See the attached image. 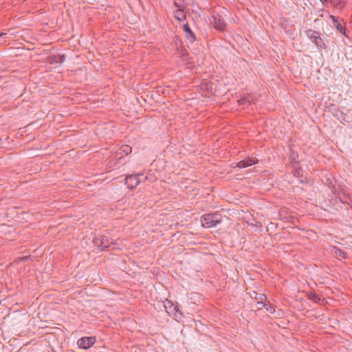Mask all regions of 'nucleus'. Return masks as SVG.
<instances>
[{
  "mask_svg": "<svg viewBox=\"0 0 352 352\" xmlns=\"http://www.w3.org/2000/svg\"><path fill=\"white\" fill-rule=\"evenodd\" d=\"M221 221V214L219 212L206 214L201 218L202 226L207 228L216 226L219 224Z\"/></svg>",
  "mask_w": 352,
  "mask_h": 352,
  "instance_id": "1",
  "label": "nucleus"
},
{
  "mask_svg": "<svg viewBox=\"0 0 352 352\" xmlns=\"http://www.w3.org/2000/svg\"><path fill=\"white\" fill-rule=\"evenodd\" d=\"M305 34L318 49L325 50L327 48V45L323 42L319 32L312 29H309L305 31Z\"/></svg>",
  "mask_w": 352,
  "mask_h": 352,
  "instance_id": "2",
  "label": "nucleus"
},
{
  "mask_svg": "<svg viewBox=\"0 0 352 352\" xmlns=\"http://www.w3.org/2000/svg\"><path fill=\"white\" fill-rule=\"evenodd\" d=\"M166 312L175 319H180L182 316V313L179 311L178 305H174L171 301L167 300L164 305Z\"/></svg>",
  "mask_w": 352,
  "mask_h": 352,
  "instance_id": "3",
  "label": "nucleus"
},
{
  "mask_svg": "<svg viewBox=\"0 0 352 352\" xmlns=\"http://www.w3.org/2000/svg\"><path fill=\"white\" fill-rule=\"evenodd\" d=\"M96 342L95 336L82 337L77 341L78 346L82 349H88L91 347Z\"/></svg>",
  "mask_w": 352,
  "mask_h": 352,
  "instance_id": "4",
  "label": "nucleus"
},
{
  "mask_svg": "<svg viewBox=\"0 0 352 352\" xmlns=\"http://www.w3.org/2000/svg\"><path fill=\"white\" fill-rule=\"evenodd\" d=\"M142 176L143 174L129 175L125 178V184L129 188L133 189L139 184L140 182V177Z\"/></svg>",
  "mask_w": 352,
  "mask_h": 352,
  "instance_id": "5",
  "label": "nucleus"
},
{
  "mask_svg": "<svg viewBox=\"0 0 352 352\" xmlns=\"http://www.w3.org/2000/svg\"><path fill=\"white\" fill-rule=\"evenodd\" d=\"M258 159L254 157H247L244 160L237 162L236 167L240 168H244L252 165L256 164L258 163Z\"/></svg>",
  "mask_w": 352,
  "mask_h": 352,
  "instance_id": "6",
  "label": "nucleus"
},
{
  "mask_svg": "<svg viewBox=\"0 0 352 352\" xmlns=\"http://www.w3.org/2000/svg\"><path fill=\"white\" fill-rule=\"evenodd\" d=\"M213 21H211L213 23V26L216 30L223 31L226 25L224 19L220 16H212Z\"/></svg>",
  "mask_w": 352,
  "mask_h": 352,
  "instance_id": "7",
  "label": "nucleus"
},
{
  "mask_svg": "<svg viewBox=\"0 0 352 352\" xmlns=\"http://www.w3.org/2000/svg\"><path fill=\"white\" fill-rule=\"evenodd\" d=\"M183 30L185 33V37L189 42L193 43L196 41L195 34L192 31V30L190 29V28L188 23L184 24Z\"/></svg>",
  "mask_w": 352,
  "mask_h": 352,
  "instance_id": "8",
  "label": "nucleus"
},
{
  "mask_svg": "<svg viewBox=\"0 0 352 352\" xmlns=\"http://www.w3.org/2000/svg\"><path fill=\"white\" fill-rule=\"evenodd\" d=\"M174 5L175 7L179 8L174 12L175 18L179 21H184L186 18V16L184 12V10L181 8L182 6L177 1H174Z\"/></svg>",
  "mask_w": 352,
  "mask_h": 352,
  "instance_id": "9",
  "label": "nucleus"
},
{
  "mask_svg": "<svg viewBox=\"0 0 352 352\" xmlns=\"http://www.w3.org/2000/svg\"><path fill=\"white\" fill-rule=\"evenodd\" d=\"M342 204H350L352 202V196L345 192H340L336 197Z\"/></svg>",
  "mask_w": 352,
  "mask_h": 352,
  "instance_id": "10",
  "label": "nucleus"
},
{
  "mask_svg": "<svg viewBox=\"0 0 352 352\" xmlns=\"http://www.w3.org/2000/svg\"><path fill=\"white\" fill-rule=\"evenodd\" d=\"M330 18L333 22V26L338 30L341 34L346 35V28L338 20V19L333 15H330Z\"/></svg>",
  "mask_w": 352,
  "mask_h": 352,
  "instance_id": "11",
  "label": "nucleus"
},
{
  "mask_svg": "<svg viewBox=\"0 0 352 352\" xmlns=\"http://www.w3.org/2000/svg\"><path fill=\"white\" fill-rule=\"evenodd\" d=\"M292 173L296 177L300 178L303 175V171L300 166L298 161H295L292 164Z\"/></svg>",
  "mask_w": 352,
  "mask_h": 352,
  "instance_id": "12",
  "label": "nucleus"
},
{
  "mask_svg": "<svg viewBox=\"0 0 352 352\" xmlns=\"http://www.w3.org/2000/svg\"><path fill=\"white\" fill-rule=\"evenodd\" d=\"M256 304L261 305V307H258V310L265 308L266 311L270 314H274L276 311L275 307L270 303H265L262 301H258Z\"/></svg>",
  "mask_w": 352,
  "mask_h": 352,
  "instance_id": "13",
  "label": "nucleus"
},
{
  "mask_svg": "<svg viewBox=\"0 0 352 352\" xmlns=\"http://www.w3.org/2000/svg\"><path fill=\"white\" fill-rule=\"evenodd\" d=\"M333 254L336 258H339V259H342V258L345 259V258H348V254L346 252H344V250H342L337 247L333 248Z\"/></svg>",
  "mask_w": 352,
  "mask_h": 352,
  "instance_id": "14",
  "label": "nucleus"
},
{
  "mask_svg": "<svg viewBox=\"0 0 352 352\" xmlns=\"http://www.w3.org/2000/svg\"><path fill=\"white\" fill-rule=\"evenodd\" d=\"M349 0H331V4L338 10H342L348 3Z\"/></svg>",
  "mask_w": 352,
  "mask_h": 352,
  "instance_id": "15",
  "label": "nucleus"
},
{
  "mask_svg": "<svg viewBox=\"0 0 352 352\" xmlns=\"http://www.w3.org/2000/svg\"><path fill=\"white\" fill-rule=\"evenodd\" d=\"M66 59L65 54L53 55L50 57V63H63Z\"/></svg>",
  "mask_w": 352,
  "mask_h": 352,
  "instance_id": "16",
  "label": "nucleus"
},
{
  "mask_svg": "<svg viewBox=\"0 0 352 352\" xmlns=\"http://www.w3.org/2000/svg\"><path fill=\"white\" fill-rule=\"evenodd\" d=\"M101 240H102V248L101 250H104L107 248H108L111 244H113V241H111L108 236L101 235Z\"/></svg>",
  "mask_w": 352,
  "mask_h": 352,
  "instance_id": "17",
  "label": "nucleus"
},
{
  "mask_svg": "<svg viewBox=\"0 0 352 352\" xmlns=\"http://www.w3.org/2000/svg\"><path fill=\"white\" fill-rule=\"evenodd\" d=\"M250 296L252 299H255L258 301H262L265 300L267 299L265 294H258L256 292L253 291L252 292L250 293Z\"/></svg>",
  "mask_w": 352,
  "mask_h": 352,
  "instance_id": "18",
  "label": "nucleus"
},
{
  "mask_svg": "<svg viewBox=\"0 0 352 352\" xmlns=\"http://www.w3.org/2000/svg\"><path fill=\"white\" fill-rule=\"evenodd\" d=\"M307 296L309 300L314 301L315 302L320 303V301H322L321 296L315 292H309L307 294Z\"/></svg>",
  "mask_w": 352,
  "mask_h": 352,
  "instance_id": "19",
  "label": "nucleus"
},
{
  "mask_svg": "<svg viewBox=\"0 0 352 352\" xmlns=\"http://www.w3.org/2000/svg\"><path fill=\"white\" fill-rule=\"evenodd\" d=\"M93 243L96 247L98 248L99 251H102V240L100 236H95L92 241Z\"/></svg>",
  "mask_w": 352,
  "mask_h": 352,
  "instance_id": "20",
  "label": "nucleus"
},
{
  "mask_svg": "<svg viewBox=\"0 0 352 352\" xmlns=\"http://www.w3.org/2000/svg\"><path fill=\"white\" fill-rule=\"evenodd\" d=\"M132 151V148L129 145H123L120 149V153H117V155L119 154H122V153H124L126 155L130 153Z\"/></svg>",
  "mask_w": 352,
  "mask_h": 352,
  "instance_id": "21",
  "label": "nucleus"
},
{
  "mask_svg": "<svg viewBox=\"0 0 352 352\" xmlns=\"http://www.w3.org/2000/svg\"><path fill=\"white\" fill-rule=\"evenodd\" d=\"M329 110L331 111H334L333 116L335 117L338 118V113L342 114V112L340 111L339 109L337 107V106L335 104H331L329 107Z\"/></svg>",
  "mask_w": 352,
  "mask_h": 352,
  "instance_id": "22",
  "label": "nucleus"
},
{
  "mask_svg": "<svg viewBox=\"0 0 352 352\" xmlns=\"http://www.w3.org/2000/svg\"><path fill=\"white\" fill-rule=\"evenodd\" d=\"M239 103L240 105H246L249 106L251 104V102L246 97H241L239 100Z\"/></svg>",
  "mask_w": 352,
  "mask_h": 352,
  "instance_id": "23",
  "label": "nucleus"
},
{
  "mask_svg": "<svg viewBox=\"0 0 352 352\" xmlns=\"http://www.w3.org/2000/svg\"><path fill=\"white\" fill-rule=\"evenodd\" d=\"M298 157V155L296 153L292 151V153H290V155H289V158H290L292 164H293V162H295V161H298V160H297Z\"/></svg>",
  "mask_w": 352,
  "mask_h": 352,
  "instance_id": "24",
  "label": "nucleus"
},
{
  "mask_svg": "<svg viewBox=\"0 0 352 352\" xmlns=\"http://www.w3.org/2000/svg\"><path fill=\"white\" fill-rule=\"evenodd\" d=\"M322 3H330L331 0H320Z\"/></svg>",
  "mask_w": 352,
  "mask_h": 352,
  "instance_id": "25",
  "label": "nucleus"
},
{
  "mask_svg": "<svg viewBox=\"0 0 352 352\" xmlns=\"http://www.w3.org/2000/svg\"><path fill=\"white\" fill-rule=\"evenodd\" d=\"M146 177L143 175L142 177H140V182L142 180V179H145Z\"/></svg>",
  "mask_w": 352,
  "mask_h": 352,
  "instance_id": "26",
  "label": "nucleus"
}]
</instances>
